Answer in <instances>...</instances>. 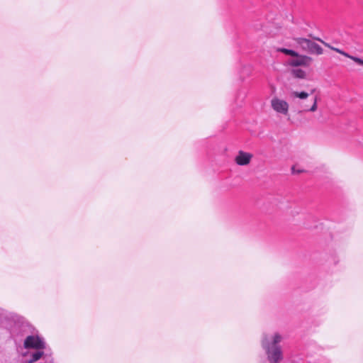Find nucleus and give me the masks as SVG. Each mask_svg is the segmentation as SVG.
<instances>
[{
	"label": "nucleus",
	"mask_w": 363,
	"mask_h": 363,
	"mask_svg": "<svg viewBox=\"0 0 363 363\" xmlns=\"http://www.w3.org/2000/svg\"><path fill=\"white\" fill-rule=\"evenodd\" d=\"M283 339V336L278 333L265 335L263 337L262 346L269 363H280L283 360V351L279 345Z\"/></svg>",
	"instance_id": "nucleus-1"
},
{
	"label": "nucleus",
	"mask_w": 363,
	"mask_h": 363,
	"mask_svg": "<svg viewBox=\"0 0 363 363\" xmlns=\"http://www.w3.org/2000/svg\"><path fill=\"white\" fill-rule=\"evenodd\" d=\"M296 43L303 50L311 54L321 55L323 48L316 43L304 38H295Z\"/></svg>",
	"instance_id": "nucleus-2"
},
{
	"label": "nucleus",
	"mask_w": 363,
	"mask_h": 363,
	"mask_svg": "<svg viewBox=\"0 0 363 363\" xmlns=\"http://www.w3.org/2000/svg\"><path fill=\"white\" fill-rule=\"evenodd\" d=\"M271 106L278 113L286 116L289 113V104L286 101L277 97H274L271 100Z\"/></svg>",
	"instance_id": "nucleus-3"
},
{
	"label": "nucleus",
	"mask_w": 363,
	"mask_h": 363,
	"mask_svg": "<svg viewBox=\"0 0 363 363\" xmlns=\"http://www.w3.org/2000/svg\"><path fill=\"white\" fill-rule=\"evenodd\" d=\"M26 348L43 349L45 347L44 340L38 335H29L24 340Z\"/></svg>",
	"instance_id": "nucleus-4"
},
{
	"label": "nucleus",
	"mask_w": 363,
	"mask_h": 363,
	"mask_svg": "<svg viewBox=\"0 0 363 363\" xmlns=\"http://www.w3.org/2000/svg\"><path fill=\"white\" fill-rule=\"evenodd\" d=\"M28 363H53V359L50 355L38 350L31 354V359Z\"/></svg>",
	"instance_id": "nucleus-5"
},
{
	"label": "nucleus",
	"mask_w": 363,
	"mask_h": 363,
	"mask_svg": "<svg viewBox=\"0 0 363 363\" xmlns=\"http://www.w3.org/2000/svg\"><path fill=\"white\" fill-rule=\"evenodd\" d=\"M252 157V153L240 150L235 157V162L239 166H246L250 163Z\"/></svg>",
	"instance_id": "nucleus-6"
},
{
	"label": "nucleus",
	"mask_w": 363,
	"mask_h": 363,
	"mask_svg": "<svg viewBox=\"0 0 363 363\" xmlns=\"http://www.w3.org/2000/svg\"><path fill=\"white\" fill-rule=\"evenodd\" d=\"M295 59H291L289 61V64L293 67L298 66H309L312 61V58L306 56V55H299L295 56Z\"/></svg>",
	"instance_id": "nucleus-7"
},
{
	"label": "nucleus",
	"mask_w": 363,
	"mask_h": 363,
	"mask_svg": "<svg viewBox=\"0 0 363 363\" xmlns=\"http://www.w3.org/2000/svg\"><path fill=\"white\" fill-rule=\"evenodd\" d=\"M291 72L294 77L298 79H304L306 76L305 71L301 69H294Z\"/></svg>",
	"instance_id": "nucleus-8"
},
{
	"label": "nucleus",
	"mask_w": 363,
	"mask_h": 363,
	"mask_svg": "<svg viewBox=\"0 0 363 363\" xmlns=\"http://www.w3.org/2000/svg\"><path fill=\"white\" fill-rule=\"evenodd\" d=\"M340 54L344 55L346 57H348V58L351 59L352 60H353L354 62L357 63L358 65L363 66V60H362L361 58H359L357 57H354V56L350 55H349L348 53L345 52L343 50H342Z\"/></svg>",
	"instance_id": "nucleus-9"
},
{
	"label": "nucleus",
	"mask_w": 363,
	"mask_h": 363,
	"mask_svg": "<svg viewBox=\"0 0 363 363\" xmlns=\"http://www.w3.org/2000/svg\"><path fill=\"white\" fill-rule=\"evenodd\" d=\"M291 96L294 98H298L300 99H306L308 98L309 94L306 91H292Z\"/></svg>",
	"instance_id": "nucleus-10"
},
{
	"label": "nucleus",
	"mask_w": 363,
	"mask_h": 363,
	"mask_svg": "<svg viewBox=\"0 0 363 363\" xmlns=\"http://www.w3.org/2000/svg\"><path fill=\"white\" fill-rule=\"evenodd\" d=\"M278 51L292 57L298 56V53L293 50H289L286 48H279Z\"/></svg>",
	"instance_id": "nucleus-11"
},
{
	"label": "nucleus",
	"mask_w": 363,
	"mask_h": 363,
	"mask_svg": "<svg viewBox=\"0 0 363 363\" xmlns=\"http://www.w3.org/2000/svg\"><path fill=\"white\" fill-rule=\"evenodd\" d=\"M318 108V97L315 96L313 99V103L311 108H305L304 111H310V112H315L317 110Z\"/></svg>",
	"instance_id": "nucleus-12"
},
{
	"label": "nucleus",
	"mask_w": 363,
	"mask_h": 363,
	"mask_svg": "<svg viewBox=\"0 0 363 363\" xmlns=\"http://www.w3.org/2000/svg\"><path fill=\"white\" fill-rule=\"evenodd\" d=\"M318 40H320V41H321L323 43H324L326 46H328V48H330V49H332V50H333L336 51L337 52H338V53H340V54L341 53V52H342V50H340V49H338V48H333V47L330 46L328 44L325 43L323 41H322V40H320L319 38H318Z\"/></svg>",
	"instance_id": "nucleus-13"
},
{
	"label": "nucleus",
	"mask_w": 363,
	"mask_h": 363,
	"mask_svg": "<svg viewBox=\"0 0 363 363\" xmlns=\"http://www.w3.org/2000/svg\"><path fill=\"white\" fill-rule=\"evenodd\" d=\"M292 172H293V173H296V172H297V173H300V172H301V170H298L297 172H296V170H295V167H292Z\"/></svg>",
	"instance_id": "nucleus-14"
}]
</instances>
